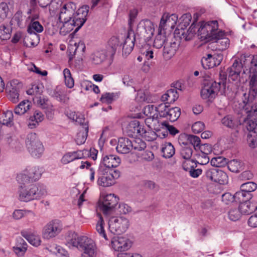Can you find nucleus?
Returning <instances> with one entry per match:
<instances>
[{"instance_id":"obj_1","label":"nucleus","mask_w":257,"mask_h":257,"mask_svg":"<svg viewBox=\"0 0 257 257\" xmlns=\"http://www.w3.org/2000/svg\"><path fill=\"white\" fill-rule=\"evenodd\" d=\"M47 195V190L46 186L41 183L28 186L21 185L18 190L19 200L25 202L39 200Z\"/></svg>"},{"instance_id":"obj_2","label":"nucleus","mask_w":257,"mask_h":257,"mask_svg":"<svg viewBox=\"0 0 257 257\" xmlns=\"http://www.w3.org/2000/svg\"><path fill=\"white\" fill-rule=\"evenodd\" d=\"M68 243L82 252L81 257H94L95 255V243L91 239L86 236L75 235Z\"/></svg>"},{"instance_id":"obj_3","label":"nucleus","mask_w":257,"mask_h":257,"mask_svg":"<svg viewBox=\"0 0 257 257\" xmlns=\"http://www.w3.org/2000/svg\"><path fill=\"white\" fill-rule=\"evenodd\" d=\"M120 175L117 170L105 169L98 167L96 171L97 184L103 187H110L116 183V180Z\"/></svg>"},{"instance_id":"obj_4","label":"nucleus","mask_w":257,"mask_h":257,"mask_svg":"<svg viewBox=\"0 0 257 257\" xmlns=\"http://www.w3.org/2000/svg\"><path fill=\"white\" fill-rule=\"evenodd\" d=\"M63 229L62 222L59 219L48 221L43 227L42 236L45 240L52 239L59 235Z\"/></svg>"},{"instance_id":"obj_5","label":"nucleus","mask_w":257,"mask_h":257,"mask_svg":"<svg viewBox=\"0 0 257 257\" xmlns=\"http://www.w3.org/2000/svg\"><path fill=\"white\" fill-rule=\"evenodd\" d=\"M26 144L32 157L39 158L42 156L44 148L36 133H30L28 135Z\"/></svg>"},{"instance_id":"obj_6","label":"nucleus","mask_w":257,"mask_h":257,"mask_svg":"<svg viewBox=\"0 0 257 257\" xmlns=\"http://www.w3.org/2000/svg\"><path fill=\"white\" fill-rule=\"evenodd\" d=\"M108 229L113 234H120L125 232L129 228V220L123 216H112L108 220Z\"/></svg>"},{"instance_id":"obj_7","label":"nucleus","mask_w":257,"mask_h":257,"mask_svg":"<svg viewBox=\"0 0 257 257\" xmlns=\"http://www.w3.org/2000/svg\"><path fill=\"white\" fill-rule=\"evenodd\" d=\"M225 86L226 82L224 81L204 83V86L201 90V97L204 99L211 101L215 97L220 89H224Z\"/></svg>"},{"instance_id":"obj_8","label":"nucleus","mask_w":257,"mask_h":257,"mask_svg":"<svg viewBox=\"0 0 257 257\" xmlns=\"http://www.w3.org/2000/svg\"><path fill=\"white\" fill-rule=\"evenodd\" d=\"M153 24L148 20L141 21L138 25L136 35L145 41H149L154 32Z\"/></svg>"},{"instance_id":"obj_9","label":"nucleus","mask_w":257,"mask_h":257,"mask_svg":"<svg viewBox=\"0 0 257 257\" xmlns=\"http://www.w3.org/2000/svg\"><path fill=\"white\" fill-rule=\"evenodd\" d=\"M118 202V198L114 194H109L105 195L102 199L100 205L101 210L105 215L110 214L113 211Z\"/></svg>"},{"instance_id":"obj_10","label":"nucleus","mask_w":257,"mask_h":257,"mask_svg":"<svg viewBox=\"0 0 257 257\" xmlns=\"http://www.w3.org/2000/svg\"><path fill=\"white\" fill-rule=\"evenodd\" d=\"M207 178L220 184H225L228 182V176L226 173L219 168H210L206 172Z\"/></svg>"},{"instance_id":"obj_11","label":"nucleus","mask_w":257,"mask_h":257,"mask_svg":"<svg viewBox=\"0 0 257 257\" xmlns=\"http://www.w3.org/2000/svg\"><path fill=\"white\" fill-rule=\"evenodd\" d=\"M76 9V5L72 2L64 4L60 8L59 13V21L72 20Z\"/></svg>"},{"instance_id":"obj_12","label":"nucleus","mask_w":257,"mask_h":257,"mask_svg":"<svg viewBox=\"0 0 257 257\" xmlns=\"http://www.w3.org/2000/svg\"><path fill=\"white\" fill-rule=\"evenodd\" d=\"M121 163V159L114 155H109L103 156L98 166L105 169L114 170V168L118 167Z\"/></svg>"},{"instance_id":"obj_13","label":"nucleus","mask_w":257,"mask_h":257,"mask_svg":"<svg viewBox=\"0 0 257 257\" xmlns=\"http://www.w3.org/2000/svg\"><path fill=\"white\" fill-rule=\"evenodd\" d=\"M218 29V22L217 21H211L207 22L203 25H202L198 31L200 34L202 35V37H204L207 39H210Z\"/></svg>"},{"instance_id":"obj_14","label":"nucleus","mask_w":257,"mask_h":257,"mask_svg":"<svg viewBox=\"0 0 257 257\" xmlns=\"http://www.w3.org/2000/svg\"><path fill=\"white\" fill-rule=\"evenodd\" d=\"M113 249L116 251H124L128 249L131 245V241L124 237H115L111 240Z\"/></svg>"},{"instance_id":"obj_15","label":"nucleus","mask_w":257,"mask_h":257,"mask_svg":"<svg viewBox=\"0 0 257 257\" xmlns=\"http://www.w3.org/2000/svg\"><path fill=\"white\" fill-rule=\"evenodd\" d=\"M178 21V16L176 14L170 15L165 13L163 15L159 25L161 29H167L170 28L174 29Z\"/></svg>"},{"instance_id":"obj_16","label":"nucleus","mask_w":257,"mask_h":257,"mask_svg":"<svg viewBox=\"0 0 257 257\" xmlns=\"http://www.w3.org/2000/svg\"><path fill=\"white\" fill-rule=\"evenodd\" d=\"M136 40V34L132 30H128L126 38L122 44V54L127 56L134 49L135 41Z\"/></svg>"},{"instance_id":"obj_17","label":"nucleus","mask_w":257,"mask_h":257,"mask_svg":"<svg viewBox=\"0 0 257 257\" xmlns=\"http://www.w3.org/2000/svg\"><path fill=\"white\" fill-rule=\"evenodd\" d=\"M222 60V55L221 54L212 55L208 54L206 57L202 58L201 63L204 68L209 69L219 65Z\"/></svg>"},{"instance_id":"obj_18","label":"nucleus","mask_w":257,"mask_h":257,"mask_svg":"<svg viewBox=\"0 0 257 257\" xmlns=\"http://www.w3.org/2000/svg\"><path fill=\"white\" fill-rule=\"evenodd\" d=\"M143 126L138 120H133L129 122L125 129L126 135L130 137L136 138L140 136Z\"/></svg>"},{"instance_id":"obj_19","label":"nucleus","mask_w":257,"mask_h":257,"mask_svg":"<svg viewBox=\"0 0 257 257\" xmlns=\"http://www.w3.org/2000/svg\"><path fill=\"white\" fill-rule=\"evenodd\" d=\"M199 149L200 151L195 155V163L206 165L209 162L208 154L210 152V147L208 145H202L200 146Z\"/></svg>"},{"instance_id":"obj_20","label":"nucleus","mask_w":257,"mask_h":257,"mask_svg":"<svg viewBox=\"0 0 257 257\" xmlns=\"http://www.w3.org/2000/svg\"><path fill=\"white\" fill-rule=\"evenodd\" d=\"M168 41L165 44L163 53L164 58L167 60L171 59L175 55L179 46V43L174 40Z\"/></svg>"},{"instance_id":"obj_21","label":"nucleus","mask_w":257,"mask_h":257,"mask_svg":"<svg viewBox=\"0 0 257 257\" xmlns=\"http://www.w3.org/2000/svg\"><path fill=\"white\" fill-rule=\"evenodd\" d=\"M239 209L243 215L249 214L257 209V202L251 199H248L239 205Z\"/></svg>"},{"instance_id":"obj_22","label":"nucleus","mask_w":257,"mask_h":257,"mask_svg":"<svg viewBox=\"0 0 257 257\" xmlns=\"http://www.w3.org/2000/svg\"><path fill=\"white\" fill-rule=\"evenodd\" d=\"M132 141L127 138H121L118 140L116 149L119 153L127 154L130 152L132 150Z\"/></svg>"},{"instance_id":"obj_23","label":"nucleus","mask_w":257,"mask_h":257,"mask_svg":"<svg viewBox=\"0 0 257 257\" xmlns=\"http://www.w3.org/2000/svg\"><path fill=\"white\" fill-rule=\"evenodd\" d=\"M17 84V80H13L10 82V85L7 87L9 98L13 103H17L19 101L18 87L16 85Z\"/></svg>"},{"instance_id":"obj_24","label":"nucleus","mask_w":257,"mask_h":257,"mask_svg":"<svg viewBox=\"0 0 257 257\" xmlns=\"http://www.w3.org/2000/svg\"><path fill=\"white\" fill-rule=\"evenodd\" d=\"M58 27L60 29V34L65 36L72 31L75 27H77L75 22L72 20L59 21Z\"/></svg>"},{"instance_id":"obj_25","label":"nucleus","mask_w":257,"mask_h":257,"mask_svg":"<svg viewBox=\"0 0 257 257\" xmlns=\"http://www.w3.org/2000/svg\"><path fill=\"white\" fill-rule=\"evenodd\" d=\"M84 157L81 151H77L65 153L61 159V163L66 165L73 161L81 159Z\"/></svg>"},{"instance_id":"obj_26","label":"nucleus","mask_w":257,"mask_h":257,"mask_svg":"<svg viewBox=\"0 0 257 257\" xmlns=\"http://www.w3.org/2000/svg\"><path fill=\"white\" fill-rule=\"evenodd\" d=\"M44 119V115L39 110L34 111L33 114L31 115L28 120V126L30 128H34L38 126L40 122Z\"/></svg>"},{"instance_id":"obj_27","label":"nucleus","mask_w":257,"mask_h":257,"mask_svg":"<svg viewBox=\"0 0 257 257\" xmlns=\"http://www.w3.org/2000/svg\"><path fill=\"white\" fill-rule=\"evenodd\" d=\"M241 113L242 115H246V117L243 118V122L247 130L250 133L256 132L255 129L257 126V120L255 117L253 116L252 114L249 116L248 113H245L243 111V109L241 110Z\"/></svg>"},{"instance_id":"obj_28","label":"nucleus","mask_w":257,"mask_h":257,"mask_svg":"<svg viewBox=\"0 0 257 257\" xmlns=\"http://www.w3.org/2000/svg\"><path fill=\"white\" fill-rule=\"evenodd\" d=\"M179 94L175 88L168 90L161 97V100L170 104L174 102L178 98Z\"/></svg>"},{"instance_id":"obj_29","label":"nucleus","mask_w":257,"mask_h":257,"mask_svg":"<svg viewBox=\"0 0 257 257\" xmlns=\"http://www.w3.org/2000/svg\"><path fill=\"white\" fill-rule=\"evenodd\" d=\"M39 6L42 8L49 6V11L51 14H54L60 8L61 6L56 0H38Z\"/></svg>"},{"instance_id":"obj_30","label":"nucleus","mask_w":257,"mask_h":257,"mask_svg":"<svg viewBox=\"0 0 257 257\" xmlns=\"http://www.w3.org/2000/svg\"><path fill=\"white\" fill-rule=\"evenodd\" d=\"M26 169L32 182L37 181L41 177L43 169L39 167H29Z\"/></svg>"},{"instance_id":"obj_31","label":"nucleus","mask_w":257,"mask_h":257,"mask_svg":"<svg viewBox=\"0 0 257 257\" xmlns=\"http://www.w3.org/2000/svg\"><path fill=\"white\" fill-rule=\"evenodd\" d=\"M38 18L37 16L33 17L31 20V22L28 27V32L29 33L32 34H36L38 33H41L43 31V27L38 21L34 20Z\"/></svg>"},{"instance_id":"obj_32","label":"nucleus","mask_w":257,"mask_h":257,"mask_svg":"<svg viewBox=\"0 0 257 257\" xmlns=\"http://www.w3.org/2000/svg\"><path fill=\"white\" fill-rule=\"evenodd\" d=\"M33 100L35 104L43 109L51 108L52 107V106L49 104L47 97L42 94L38 96H35L33 98Z\"/></svg>"},{"instance_id":"obj_33","label":"nucleus","mask_w":257,"mask_h":257,"mask_svg":"<svg viewBox=\"0 0 257 257\" xmlns=\"http://www.w3.org/2000/svg\"><path fill=\"white\" fill-rule=\"evenodd\" d=\"M31 103L27 100L21 101L15 108V113L18 115H23L26 113L31 107Z\"/></svg>"},{"instance_id":"obj_34","label":"nucleus","mask_w":257,"mask_h":257,"mask_svg":"<svg viewBox=\"0 0 257 257\" xmlns=\"http://www.w3.org/2000/svg\"><path fill=\"white\" fill-rule=\"evenodd\" d=\"M222 124L230 128H235L240 123L233 116L227 115L221 119Z\"/></svg>"},{"instance_id":"obj_35","label":"nucleus","mask_w":257,"mask_h":257,"mask_svg":"<svg viewBox=\"0 0 257 257\" xmlns=\"http://www.w3.org/2000/svg\"><path fill=\"white\" fill-rule=\"evenodd\" d=\"M144 113L147 116L146 122H149V120H153L157 118V112L156 106L152 104H149L144 108Z\"/></svg>"},{"instance_id":"obj_36","label":"nucleus","mask_w":257,"mask_h":257,"mask_svg":"<svg viewBox=\"0 0 257 257\" xmlns=\"http://www.w3.org/2000/svg\"><path fill=\"white\" fill-rule=\"evenodd\" d=\"M257 188V185L253 182H248L242 184L240 189L246 193L247 199H252V195L251 192L255 191Z\"/></svg>"},{"instance_id":"obj_37","label":"nucleus","mask_w":257,"mask_h":257,"mask_svg":"<svg viewBox=\"0 0 257 257\" xmlns=\"http://www.w3.org/2000/svg\"><path fill=\"white\" fill-rule=\"evenodd\" d=\"M181 114V109L178 107H174L172 108H169L167 110L166 116H165L171 121L174 122L177 120Z\"/></svg>"},{"instance_id":"obj_38","label":"nucleus","mask_w":257,"mask_h":257,"mask_svg":"<svg viewBox=\"0 0 257 257\" xmlns=\"http://www.w3.org/2000/svg\"><path fill=\"white\" fill-rule=\"evenodd\" d=\"M13 113L11 110H7L3 112L1 121L3 125L11 127L14 125Z\"/></svg>"},{"instance_id":"obj_39","label":"nucleus","mask_w":257,"mask_h":257,"mask_svg":"<svg viewBox=\"0 0 257 257\" xmlns=\"http://www.w3.org/2000/svg\"><path fill=\"white\" fill-rule=\"evenodd\" d=\"M119 45V42L117 38L114 37L111 38L106 46L107 51L110 55H114Z\"/></svg>"},{"instance_id":"obj_40","label":"nucleus","mask_w":257,"mask_h":257,"mask_svg":"<svg viewBox=\"0 0 257 257\" xmlns=\"http://www.w3.org/2000/svg\"><path fill=\"white\" fill-rule=\"evenodd\" d=\"M163 156L165 158H170L175 154V148L171 143H165L162 148Z\"/></svg>"},{"instance_id":"obj_41","label":"nucleus","mask_w":257,"mask_h":257,"mask_svg":"<svg viewBox=\"0 0 257 257\" xmlns=\"http://www.w3.org/2000/svg\"><path fill=\"white\" fill-rule=\"evenodd\" d=\"M242 215L239 207L238 208L231 207L228 212V218L233 221L239 220Z\"/></svg>"},{"instance_id":"obj_42","label":"nucleus","mask_w":257,"mask_h":257,"mask_svg":"<svg viewBox=\"0 0 257 257\" xmlns=\"http://www.w3.org/2000/svg\"><path fill=\"white\" fill-rule=\"evenodd\" d=\"M88 132V125L85 124L84 130L80 131L77 134L75 141L77 145H80L85 143L87 137Z\"/></svg>"},{"instance_id":"obj_43","label":"nucleus","mask_w":257,"mask_h":257,"mask_svg":"<svg viewBox=\"0 0 257 257\" xmlns=\"http://www.w3.org/2000/svg\"><path fill=\"white\" fill-rule=\"evenodd\" d=\"M184 146H182L180 150V155L185 160H189L193 154V150L191 146L187 144L183 143Z\"/></svg>"},{"instance_id":"obj_44","label":"nucleus","mask_w":257,"mask_h":257,"mask_svg":"<svg viewBox=\"0 0 257 257\" xmlns=\"http://www.w3.org/2000/svg\"><path fill=\"white\" fill-rule=\"evenodd\" d=\"M43 91V86L41 83H35L27 91L28 95L38 96L41 95Z\"/></svg>"},{"instance_id":"obj_45","label":"nucleus","mask_w":257,"mask_h":257,"mask_svg":"<svg viewBox=\"0 0 257 257\" xmlns=\"http://www.w3.org/2000/svg\"><path fill=\"white\" fill-rule=\"evenodd\" d=\"M226 164H227V167L231 172L237 173L242 170V164L240 161L232 160Z\"/></svg>"},{"instance_id":"obj_46","label":"nucleus","mask_w":257,"mask_h":257,"mask_svg":"<svg viewBox=\"0 0 257 257\" xmlns=\"http://www.w3.org/2000/svg\"><path fill=\"white\" fill-rule=\"evenodd\" d=\"M65 84L67 87L69 88L73 87L74 85V81L72 76L70 70L68 68H65L63 71Z\"/></svg>"},{"instance_id":"obj_47","label":"nucleus","mask_w":257,"mask_h":257,"mask_svg":"<svg viewBox=\"0 0 257 257\" xmlns=\"http://www.w3.org/2000/svg\"><path fill=\"white\" fill-rule=\"evenodd\" d=\"M185 138L187 141V142L184 143L185 144H187L188 146L191 145L193 146L195 150L197 149V147H200V139L198 137L191 135H187L185 136Z\"/></svg>"},{"instance_id":"obj_48","label":"nucleus","mask_w":257,"mask_h":257,"mask_svg":"<svg viewBox=\"0 0 257 257\" xmlns=\"http://www.w3.org/2000/svg\"><path fill=\"white\" fill-rule=\"evenodd\" d=\"M73 20L75 22V24L77 26V27L75 30V31L76 32L78 31L80 29V28L84 25L86 20V17H82V15L80 14L79 12L77 11L76 13H74L73 17Z\"/></svg>"},{"instance_id":"obj_49","label":"nucleus","mask_w":257,"mask_h":257,"mask_svg":"<svg viewBox=\"0 0 257 257\" xmlns=\"http://www.w3.org/2000/svg\"><path fill=\"white\" fill-rule=\"evenodd\" d=\"M168 41L166 39V36L159 32L158 35L156 36V38L154 42V46L157 49L161 48L166 42Z\"/></svg>"},{"instance_id":"obj_50","label":"nucleus","mask_w":257,"mask_h":257,"mask_svg":"<svg viewBox=\"0 0 257 257\" xmlns=\"http://www.w3.org/2000/svg\"><path fill=\"white\" fill-rule=\"evenodd\" d=\"M117 98L114 93L106 92L102 94L100 100L102 103L110 104Z\"/></svg>"},{"instance_id":"obj_51","label":"nucleus","mask_w":257,"mask_h":257,"mask_svg":"<svg viewBox=\"0 0 257 257\" xmlns=\"http://www.w3.org/2000/svg\"><path fill=\"white\" fill-rule=\"evenodd\" d=\"M12 29L5 25L0 26V39L3 40H8L11 36Z\"/></svg>"},{"instance_id":"obj_52","label":"nucleus","mask_w":257,"mask_h":257,"mask_svg":"<svg viewBox=\"0 0 257 257\" xmlns=\"http://www.w3.org/2000/svg\"><path fill=\"white\" fill-rule=\"evenodd\" d=\"M23 21L24 19L22 12L21 11H18L14 15L12 19L11 23L12 24L17 25L19 27L23 28L24 26Z\"/></svg>"},{"instance_id":"obj_53","label":"nucleus","mask_w":257,"mask_h":257,"mask_svg":"<svg viewBox=\"0 0 257 257\" xmlns=\"http://www.w3.org/2000/svg\"><path fill=\"white\" fill-rule=\"evenodd\" d=\"M21 235L25 237L31 244L35 246H38L40 244V240L36 239L34 236L27 230H22Z\"/></svg>"},{"instance_id":"obj_54","label":"nucleus","mask_w":257,"mask_h":257,"mask_svg":"<svg viewBox=\"0 0 257 257\" xmlns=\"http://www.w3.org/2000/svg\"><path fill=\"white\" fill-rule=\"evenodd\" d=\"M141 136L146 141L151 142L156 139L157 135L156 133L151 130H145L144 127L142 129Z\"/></svg>"},{"instance_id":"obj_55","label":"nucleus","mask_w":257,"mask_h":257,"mask_svg":"<svg viewBox=\"0 0 257 257\" xmlns=\"http://www.w3.org/2000/svg\"><path fill=\"white\" fill-rule=\"evenodd\" d=\"M250 80L254 78L257 80V56H253L250 62V66L249 68Z\"/></svg>"},{"instance_id":"obj_56","label":"nucleus","mask_w":257,"mask_h":257,"mask_svg":"<svg viewBox=\"0 0 257 257\" xmlns=\"http://www.w3.org/2000/svg\"><path fill=\"white\" fill-rule=\"evenodd\" d=\"M17 180L19 183L25 184L32 182L26 168L18 174Z\"/></svg>"},{"instance_id":"obj_57","label":"nucleus","mask_w":257,"mask_h":257,"mask_svg":"<svg viewBox=\"0 0 257 257\" xmlns=\"http://www.w3.org/2000/svg\"><path fill=\"white\" fill-rule=\"evenodd\" d=\"M105 59L106 55L104 53L97 52L92 55L91 62L94 65H99L102 63Z\"/></svg>"},{"instance_id":"obj_58","label":"nucleus","mask_w":257,"mask_h":257,"mask_svg":"<svg viewBox=\"0 0 257 257\" xmlns=\"http://www.w3.org/2000/svg\"><path fill=\"white\" fill-rule=\"evenodd\" d=\"M132 148L134 150L141 151L144 150L146 147V143L139 138H137L132 141Z\"/></svg>"},{"instance_id":"obj_59","label":"nucleus","mask_w":257,"mask_h":257,"mask_svg":"<svg viewBox=\"0 0 257 257\" xmlns=\"http://www.w3.org/2000/svg\"><path fill=\"white\" fill-rule=\"evenodd\" d=\"M227 163V159L222 157H218L212 158L210 161V164L212 166L218 168L225 165Z\"/></svg>"},{"instance_id":"obj_60","label":"nucleus","mask_w":257,"mask_h":257,"mask_svg":"<svg viewBox=\"0 0 257 257\" xmlns=\"http://www.w3.org/2000/svg\"><path fill=\"white\" fill-rule=\"evenodd\" d=\"M104 222L102 217L100 216L96 225V230L100 236L103 237L105 240H108L104 228Z\"/></svg>"},{"instance_id":"obj_61","label":"nucleus","mask_w":257,"mask_h":257,"mask_svg":"<svg viewBox=\"0 0 257 257\" xmlns=\"http://www.w3.org/2000/svg\"><path fill=\"white\" fill-rule=\"evenodd\" d=\"M156 108L157 112V117H158V115L162 117H165V116H166L167 110L169 109L168 103H167V102L162 103L157 107L156 106Z\"/></svg>"},{"instance_id":"obj_62","label":"nucleus","mask_w":257,"mask_h":257,"mask_svg":"<svg viewBox=\"0 0 257 257\" xmlns=\"http://www.w3.org/2000/svg\"><path fill=\"white\" fill-rule=\"evenodd\" d=\"M247 141L250 147L254 148L257 146L256 132L249 133L247 135Z\"/></svg>"},{"instance_id":"obj_63","label":"nucleus","mask_w":257,"mask_h":257,"mask_svg":"<svg viewBox=\"0 0 257 257\" xmlns=\"http://www.w3.org/2000/svg\"><path fill=\"white\" fill-rule=\"evenodd\" d=\"M229 39L226 37L216 41L217 48L220 51L225 50L229 46Z\"/></svg>"},{"instance_id":"obj_64","label":"nucleus","mask_w":257,"mask_h":257,"mask_svg":"<svg viewBox=\"0 0 257 257\" xmlns=\"http://www.w3.org/2000/svg\"><path fill=\"white\" fill-rule=\"evenodd\" d=\"M183 167L185 170L188 171L190 175L194 178L199 177L202 172V170L201 169H194L193 167H191L190 169L188 167H186L185 163L183 164Z\"/></svg>"}]
</instances>
